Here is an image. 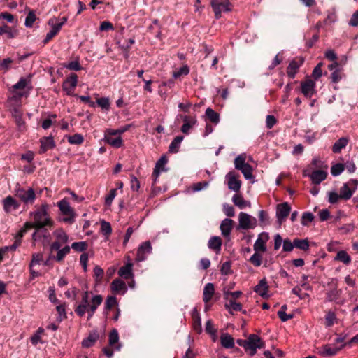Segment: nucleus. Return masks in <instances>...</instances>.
<instances>
[{
	"label": "nucleus",
	"mask_w": 358,
	"mask_h": 358,
	"mask_svg": "<svg viewBox=\"0 0 358 358\" xmlns=\"http://www.w3.org/2000/svg\"><path fill=\"white\" fill-rule=\"evenodd\" d=\"M238 229L249 230L254 229L257 225V219L244 212H241L238 214Z\"/></svg>",
	"instance_id": "obj_6"
},
{
	"label": "nucleus",
	"mask_w": 358,
	"mask_h": 358,
	"mask_svg": "<svg viewBox=\"0 0 358 358\" xmlns=\"http://www.w3.org/2000/svg\"><path fill=\"white\" fill-rule=\"evenodd\" d=\"M210 5L216 19H220L222 13L231 10V4L229 0H211Z\"/></svg>",
	"instance_id": "obj_8"
},
{
	"label": "nucleus",
	"mask_w": 358,
	"mask_h": 358,
	"mask_svg": "<svg viewBox=\"0 0 358 358\" xmlns=\"http://www.w3.org/2000/svg\"><path fill=\"white\" fill-rule=\"evenodd\" d=\"M129 128H130V125L128 124V125L124 126L122 127H120L118 129H108L106 131H108L109 134H114L115 136L119 135V136H120V135H122V134L126 132Z\"/></svg>",
	"instance_id": "obj_61"
},
{
	"label": "nucleus",
	"mask_w": 358,
	"mask_h": 358,
	"mask_svg": "<svg viewBox=\"0 0 358 358\" xmlns=\"http://www.w3.org/2000/svg\"><path fill=\"white\" fill-rule=\"evenodd\" d=\"M6 34L8 38H14L17 35V31L15 29H12L7 25L0 27V36Z\"/></svg>",
	"instance_id": "obj_37"
},
{
	"label": "nucleus",
	"mask_w": 358,
	"mask_h": 358,
	"mask_svg": "<svg viewBox=\"0 0 358 358\" xmlns=\"http://www.w3.org/2000/svg\"><path fill=\"white\" fill-rule=\"evenodd\" d=\"M117 303V299L114 296H108L105 302V310H109Z\"/></svg>",
	"instance_id": "obj_58"
},
{
	"label": "nucleus",
	"mask_w": 358,
	"mask_h": 358,
	"mask_svg": "<svg viewBox=\"0 0 358 358\" xmlns=\"http://www.w3.org/2000/svg\"><path fill=\"white\" fill-rule=\"evenodd\" d=\"M99 338V334L96 331L91 332L89 336L84 338L82 341V346L83 348H90L96 342Z\"/></svg>",
	"instance_id": "obj_29"
},
{
	"label": "nucleus",
	"mask_w": 358,
	"mask_h": 358,
	"mask_svg": "<svg viewBox=\"0 0 358 358\" xmlns=\"http://www.w3.org/2000/svg\"><path fill=\"white\" fill-rule=\"evenodd\" d=\"M238 175L234 171L229 172L225 176L228 188L235 192H239L241 186V181L238 179Z\"/></svg>",
	"instance_id": "obj_14"
},
{
	"label": "nucleus",
	"mask_w": 358,
	"mask_h": 358,
	"mask_svg": "<svg viewBox=\"0 0 358 358\" xmlns=\"http://www.w3.org/2000/svg\"><path fill=\"white\" fill-rule=\"evenodd\" d=\"M183 136H176L171 143L169 150L171 153H177L179 150V148L180 146V144L182 141H183Z\"/></svg>",
	"instance_id": "obj_36"
},
{
	"label": "nucleus",
	"mask_w": 358,
	"mask_h": 358,
	"mask_svg": "<svg viewBox=\"0 0 358 358\" xmlns=\"http://www.w3.org/2000/svg\"><path fill=\"white\" fill-rule=\"evenodd\" d=\"M314 219V215L312 213L306 212L303 213L301 217V224L303 226L308 225Z\"/></svg>",
	"instance_id": "obj_55"
},
{
	"label": "nucleus",
	"mask_w": 358,
	"mask_h": 358,
	"mask_svg": "<svg viewBox=\"0 0 358 358\" xmlns=\"http://www.w3.org/2000/svg\"><path fill=\"white\" fill-rule=\"evenodd\" d=\"M291 206L287 202L278 204L276 208V217L279 225H281L289 215Z\"/></svg>",
	"instance_id": "obj_12"
},
{
	"label": "nucleus",
	"mask_w": 358,
	"mask_h": 358,
	"mask_svg": "<svg viewBox=\"0 0 358 358\" xmlns=\"http://www.w3.org/2000/svg\"><path fill=\"white\" fill-rule=\"evenodd\" d=\"M96 103L101 109L108 111L110 106V100L108 97H101L96 100Z\"/></svg>",
	"instance_id": "obj_48"
},
{
	"label": "nucleus",
	"mask_w": 358,
	"mask_h": 358,
	"mask_svg": "<svg viewBox=\"0 0 358 358\" xmlns=\"http://www.w3.org/2000/svg\"><path fill=\"white\" fill-rule=\"evenodd\" d=\"M261 235L259 236L258 238L255 241L254 243V250L258 252H264L266 250V241L263 240L261 237Z\"/></svg>",
	"instance_id": "obj_40"
},
{
	"label": "nucleus",
	"mask_w": 358,
	"mask_h": 358,
	"mask_svg": "<svg viewBox=\"0 0 358 358\" xmlns=\"http://www.w3.org/2000/svg\"><path fill=\"white\" fill-rule=\"evenodd\" d=\"M341 294L342 290L338 289L337 287H335L327 292V299L328 301H334L338 303V300L340 299Z\"/></svg>",
	"instance_id": "obj_34"
},
{
	"label": "nucleus",
	"mask_w": 358,
	"mask_h": 358,
	"mask_svg": "<svg viewBox=\"0 0 358 358\" xmlns=\"http://www.w3.org/2000/svg\"><path fill=\"white\" fill-rule=\"evenodd\" d=\"M56 117H57V115L55 114L49 115L48 117L43 121L41 127L44 129H49L51 127L53 121L56 119Z\"/></svg>",
	"instance_id": "obj_56"
},
{
	"label": "nucleus",
	"mask_w": 358,
	"mask_h": 358,
	"mask_svg": "<svg viewBox=\"0 0 358 358\" xmlns=\"http://www.w3.org/2000/svg\"><path fill=\"white\" fill-rule=\"evenodd\" d=\"M232 201L235 206L240 209H244L246 207H250V202L246 201L241 194H236L232 197Z\"/></svg>",
	"instance_id": "obj_32"
},
{
	"label": "nucleus",
	"mask_w": 358,
	"mask_h": 358,
	"mask_svg": "<svg viewBox=\"0 0 358 358\" xmlns=\"http://www.w3.org/2000/svg\"><path fill=\"white\" fill-rule=\"evenodd\" d=\"M259 221L263 226L268 224L269 217L268 213L264 210H260L258 213Z\"/></svg>",
	"instance_id": "obj_57"
},
{
	"label": "nucleus",
	"mask_w": 358,
	"mask_h": 358,
	"mask_svg": "<svg viewBox=\"0 0 358 358\" xmlns=\"http://www.w3.org/2000/svg\"><path fill=\"white\" fill-rule=\"evenodd\" d=\"M358 185L357 180L351 179L344 183L340 189L341 199L344 200L350 199L356 191Z\"/></svg>",
	"instance_id": "obj_10"
},
{
	"label": "nucleus",
	"mask_w": 358,
	"mask_h": 358,
	"mask_svg": "<svg viewBox=\"0 0 358 358\" xmlns=\"http://www.w3.org/2000/svg\"><path fill=\"white\" fill-rule=\"evenodd\" d=\"M307 176L310 177L313 183L319 185L326 179L327 173L324 170H317Z\"/></svg>",
	"instance_id": "obj_25"
},
{
	"label": "nucleus",
	"mask_w": 358,
	"mask_h": 358,
	"mask_svg": "<svg viewBox=\"0 0 358 358\" xmlns=\"http://www.w3.org/2000/svg\"><path fill=\"white\" fill-rule=\"evenodd\" d=\"M48 205L44 203L37 210L30 213L31 217L35 222L36 229H39L52 224V221L48 213Z\"/></svg>",
	"instance_id": "obj_3"
},
{
	"label": "nucleus",
	"mask_w": 358,
	"mask_h": 358,
	"mask_svg": "<svg viewBox=\"0 0 358 358\" xmlns=\"http://www.w3.org/2000/svg\"><path fill=\"white\" fill-rule=\"evenodd\" d=\"M54 235L57 238V240L63 244L67 243L69 241L68 235L62 229L55 231Z\"/></svg>",
	"instance_id": "obj_49"
},
{
	"label": "nucleus",
	"mask_w": 358,
	"mask_h": 358,
	"mask_svg": "<svg viewBox=\"0 0 358 358\" xmlns=\"http://www.w3.org/2000/svg\"><path fill=\"white\" fill-rule=\"evenodd\" d=\"M36 19V16L34 13L33 11H30L26 17L24 25L29 28L31 27Z\"/></svg>",
	"instance_id": "obj_59"
},
{
	"label": "nucleus",
	"mask_w": 358,
	"mask_h": 358,
	"mask_svg": "<svg viewBox=\"0 0 358 358\" xmlns=\"http://www.w3.org/2000/svg\"><path fill=\"white\" fill-rule=\"evenodd\" d=\"M43 261L42 253H34L32 255V259L30 262L29 267H34L35 265L39 264Z\"/></svg>",
	"instance_id": "obj_62"
},
{
	"label": "nucleus",
	"mask_w": 358,
	"mask_h": 358,
	"mask_svg": "<svg viewBox=\"0 0 358 358\" xmlns=\"http://www.w3.org/2000/svg\"><path fill=\"white\" fill-rule=\"evenodd\" d=\"M336 320V314L332 311H329L325 315V325L330 327L334 325Z\"/></svg>",
	"instance_id": "obj_52"
},
{
	"label": "nucleus",
	"mask_w": 358,
	"mask_h": 358,
	"mask_svg": "<svg viewBox=\"0 0 358 358\" xmlns=\"http://www.w3.org/2000/svg\"><path fill=\"white\" fill-rule=\"evenodd\" d=\"M295 248L306 251L309 249V243L307 239H294Z\"/></svg>",
	"instance_id": "obj_46"
},
{
	"label": "nucleus",
	"mask_w": 358,
	"mask_h": 358,
	"mask_svg": "<svg viewBox=\"0 0 358 358\" xmlns=\"http://www.w3.org/2000/svg\"><path fill=\"white\" fill-rule=\"evenodd\" d=\"M15 196L24 205H31L36 199L34 189L31 187H22L17 184L14 189Z\"/></svg>",
	"instance_id": "obj_4"
},
{
	"label": "nucleus",
	"mask_w": 358,
	"mask_h": 358,
	"mask_svg": "<svg viewBox=\"0 0 358 358\" xmlns=\"http://www.w3.org/2000/svg\"><path fill=\"white\" fill-rule=\"evenodd\" d=\"M341 348L332 345H323L319 350V353L323 357H331L334 356L340 350Z\"/></svg>",
	"instance_id": "obj_26"
},
{
	"label": "nucleus",
	"mask_w": 358,
	"mask_h": 358,
	"mask_svg": "<svg viewBox=\"0 0 358 358\" xmlns=\"http://www.w3.org/2000/svg\"><path fill=\"white\" fill-rule=\"evenodd\" d=\"M117 195V189H113L110 191V193L106 196L105 199V204L110 206Z\"/></svg>",
	"instance_id": "obj_64"
},
{
	"label": "nucleus",
	"mask_w": 358,
	"mask_h": 358,
	"mask_svg": "<svg viewBox=\"0 0 358 358\" xmlns=\"http://www.w3.org/2000/svg\"><path fill=\"white\" fill-rule=\"evenodd\" d=\"M103 300L100 294H94L92 292L87 290L84 291L81 294L80 303L74 311L79 317H83L87 313L89 320L93 317Z\"/></svg>",
	"instance_id": "obj_1"
},
{
	"label": "nucleus",
	"mask_w": 358,
	"mask_h": 358,
	"mask_svg": "<svg viewBox=\"0 0 358 358\" xmlns=\"http://www.w3.org/2000/svg\"><path fill=\"white\" fill-rule=\"evenodd\" d=\"M264 342L256 334H250L247 338L246 352H248L250 356L256 354L257 349L264 348Z\"/></svg>",
	"instance_id": "obj_7"
},
{
	"label": "nucleus",
	"mask_w": 358,
	"mask_h": 358,
	"mask_svg": "<svg viewBox=\"0 0 358 358\" xmlns=\"http://www.w3.org/2000/svg\"><path fill=\"white\" fill-rule=\"evenodd\" d=\"M233 220L229 218L224 219L220 224V231L224 237H229L232 229Z\"/></svg>",
	"instance_id": "obj_28"
},
{
	"label": "nucleus",
	"mask_w": 358,
	"mask_h": 358,
	"mask_svg": "<svg viewBox=\"0 0 358 358\" xmlns=\"http://www.w3.org/2000/svg\"><path fill=\"white\" fill-rule=\"evenodd\" d=\"M78 84V76L76 73H71L70 76L64 81L62 89L69 96L73 94L75 87Z\"/></svg>",
	"instance_id": "obj_11"
},
{
	"label": "nucleus",
	"mask_w": 358,
	"mask_h": 358,
	"mask_svg": "<svg viewBox=\"0 0 358 358\" xmlns=\"http://www.w3.org/2000/svg\"><path fill=\"white\" fill-rule=\"evenodd\" d=\"M109 345L113 347L116 350H120L121 345L118 343L119 334L116 329H113L109 334Z\"/></svg>",
	"instance_id": "obj_33"
},
{
	"label": "nucleus",
	"mask_w": 358,
	"mask_h": 358,
	"mask_svg": "<svg viewBox=\"0 0 358 358\" xmlns=\"http://www.w3.org/2000/svg\"><path fill=\"white\" fill-rule=\"evenodd\" d=\"M71 248L77 252L85 251L87 248V244L85 241L74 242L71 244Z\"/></svg>",
	"instance_id": "obj_50"
},
{
	"label": "nucleus",
	"mask_w": 358,
	"mask_h": 358,
	"mask_svg": "<svg viewBox=\"0 0 358 358\" xmlns=\"http://www.w3.org/2000/svg\"><path fill=\"white\" fill-rule=\"evenodd\" d=\"M335 259L342 262L345 264H348L351 262V258L350 255L344 250H341L338 252L335 257Z\"/></svg>",
	"instance_id": "obj_42"
},
{
	"label": "nucleus",
	"mask_w": 358,
	"mask_h": 358,
	"mask_svg": "<svg viewBox=\"0 0 358 358\" xmlns=\"http://www.w3.org/2000/svg\"><path fill=\"white\" fill-rule=\"evenodd\" d=\"M304 62L303 57H298L292 60L287 68V74L290 78H294L299 71V68L302 66Z\"/></svg>",
	"instance_id": "obj_16"
},
{
	"label": "nucleus",
	"mask_w": 358,
	"mask_h": 358,
	"mask_svg": "<svg viewBox=\"0 0 358 358\" xmlns=\"http://www.w3.org/2000/svg\"><path fill=\"white\" fill-rule=\"evenodd\" d=\"M71 247L69 245H66L63 248L57 251V254L56 257H53V259H55L57 262H61L64 259L65 256L68 255L70 252Z\"/></svg>",
	"instance_id": "obj_45"
},
{
	"label": "nucleus",
	"mask_w": 358,
	"mask_h": 358,
	"mask_svg": "<svg viewBox=\"0 0 358 358\" xmlns=\"http://www.w3.org/2000/svg\"><path fill=\"white\" fill-rule=\"evenodd\" d=\"M114 134H109L108 131H105L103 140L106 143L113 148H119L123 144L121 136L113 137Z\"/></svg>",
	"instance_id": "obj_20"
},
{
	"label": "nucleus",
	"mask_w": 358,
	"mask_h": 358,
	"mask_svg": "<svg viewBox=\"0 0 358 358\" xmlns=\"http://www.w3.org/2000/svg\"><path fill=\"white\" fill-rule=\"evenodd\" d=\"M189 69L187 65H185V66L180 67L178 71L173 72V76L175 78H178L182 75H187L189 73Z\"/></svg>",
	"instance_id": "obj_63"
},
{
	"label": "nucleus",
	"mask_w": 358,
	"mask_h": 358,
	"mask_svg": "<svg viewBox=\"0 0 358 358\" xmlns=\"http://www.w3.org/2000/svg\"><path fill=\"white\" fill-rule=\"evenodd\" d=\"M66 138L68 142L71 145H81L84 141V138L80 134L68 136Z\"/></svg>",
	"instance_id": "obj_41"
},
{
	"label": "nucleus",
	"mask_w": 358,
	"mask_h": 358,
	"mask_svg": "<svg viewBox=\"0 0 358 358\" xmlns=\"http://www.w3.org/2000/svg\"><path fill=\"white\" fill-rule=\"evenodd\" d=\"M152 248L150 241L142 243L138 248L136 261L143 262L147 259L148 255L152 252Z\"/></svg>",
	"instance_id": "obj_13"
},
{
	"label": "nucleus",
	"mask_w": 358,
	"mask_h": 358,
	"mask_svg": "<svg viewBox=\"0 0 358 358\" xmlns=\"http://www.w3.org/2000/svg\"><path fill=\"white\" fill-rule=\"evenodd\" d=\"M57 18L52 17L48 20V24L51 27V29L48 31L43 41L44 43H47L54 36H55L60 31V28L56 24Z\"/></svg>",
	"instance_id": "obj_19"
},
{
	"label": "nucleus",
	"mask_w": 358,
	"mask_h": 358,
	"mask_svg": "<svg viewBox=\"0 0 358 358\" xmlns=\"http://www.w3.org/2000/svg\"><path fill=\"white\" fill-rule=\"evenodd\" d=\"M250 262L253 266L256 267L259 266L262 262V255H260L258 252H255L250 258Z\"/></svg>",
	"instance_id": "obj_51"
},
{
	"label": "nucleus",
	"mask_w": 358,
	"mask_h": 358,
	"mask_svg": "<svg viewBox=\"0 0 358 358\" xmlns=\"http://www.w3.org/2000/svg\"><path fill=\"white\" fill-rule=\"evenodd\" d=\"M206 115L213 123L217 124L220 122L219 114L210 108L206 110Z\"/></svg>",
	"instance_id": "obj_44"
},
{
	"label": "nucleus",
	"mask_w": 358,
	"mask_h": 358,
	"mask_svg": "<svg viewBox=\"0 0 358 358\" xmlns=\"http://www.w3.org/2000/svg\"><path fill=\"white\" fill-rule=\"evenodd\" d=\"M226 308L231 310L234 311H240L241 310L242 306L240 303L235 301L233 299H229V303L225 305Z\"/></svg>",
	"instance_id": "obj_53"
},
{
	"label": "nucleus",
	"mask_w": 358,
	"mask_h": 358,
	"mask_svg": "<svg viewBox=\"0 0 358 358\" xmlns=\"http://www.w3.org/2000/svg\"><path fill=\"white\" fill-rule=\"evenodd\" d=\"M215 293V287L213 283H207L203 292V301L206 303L209 302Z\"/></svg>",
	"instance_id": "obj_30"
},
{
	"label": "nucleus",
	"mask_w": 358,
	"mask_h": 358,
	"mask_svg": "<svg viewBox=\"0 0 358 358\" xmlns=\"http://www.w3.org/2000/svg\"><path fill=\"white\" fill-rule=\"evenodd\" d=\"M182 120L184 123L181 127V131L183 134H188L190 129L196 124L197 120L196 117H189L187 115L182 117Z\"/></svg>",
	"instance_id": "obj_23"
},
{
	"label": "nucleus",
	"mask_w": 358,
	"mask_h": 358,
	"mask_svg": "<svg viewBox=\"0 0 358 358\" xmlns=\"http://www.w3.org/2000/svg\"><path fill=\"white\" fill-rule=\"evenodd\" d=\"M3 210L8 213L19 208L20 203L11 196H6L2 201Z\"/></svg>",
	"instance_id": "obj_18"
},
{
	"label": "nucleus",
	"mask_w": 358,
	"mask_h": 358,
	"mask_svg": "<svg viewBox=\"0 0 358 358\" xmlns=\"http://www.w3.org/2000/svg\"><path fill=\"white\" fill-rule=\"evenodd\" d=\"M220 343L223 348L231 349L234 347V338L228 333L222 334L220 336Z\"/></svg>",
	"instance_id": "obj_31"
},
{
	"label": "nucleus",
	"mask_w": 358,
	"mask_h": 358,
	"mask_svg": "<svg viewBox=\"0 0 358 358\" xmlns=\"http://www.w3.org/2000/svg\"><path fill=\"white\" fill-rule=\"evenodd\" d=\"M348 143V139L345 137H342L339 138L337 141L335 142L332 147V151L334 153H339L341 150L346 147Z\"/></svg>",
	"instance_id": "obj_35"
},
{
	"label": "nucleus",
	"mask_w": 358,
	"mask_h": 358,
	"mask_svg": "<svg viewBox=\"0 0 358 358\" xmlns=\"http://www.w3.org/2000/svg\"><path fill=\"white\" fill-rule=\"evenodd\" d=\"M57 206L62 213L66 217L63 218L65 222H72L74 220L76 213L73 209L70 206L69 203L66 199H63L57 203Z\"/></svg>",
	"instance_id": "obj_9"
},
{
	"label": "nucleus",
	"mask_w": 358,
	"mask_h": 358,
	"mask_svg": "<svg viewBox=\"0 0 358 358\" xmlns=\"http://www.w3.org/2000/svg\"><path fill=\"white\" fill-rule=\"evenodd\" d=\"M41 146L39 150L40 154L46 152L48 150L55 147L54 139L52 136L43 137L40 140Z\"/></svg>",
	"instance_id": "obj_21"
},
{
	"label": "nucleus",
	"mask_w": 358,
	"mask_h": 358,
	"mask_svg": "<svg viewBox=\"0 0 358 358\" xmlns=\"http://www.w3.org/2000/svg\"><path fill=\"white\" fill-rule=\"evenodd\" d=\"M33 88L31 77H21L18 82L9 88L13 94V99L19 100L23 96H28Z\"/></svg>",
	"instance_id": "obj_2"
},
{
	"label": "nucleus",
	"mask_w": 358,
	"mask_h": 358,
	"mask_svg": "<svg viewBox=\"0 0 358 358\" xmlns=\"http://www.w3.org/2000/svg\"><path fill=\"white\" fill-rule=\"evenodd\" d=\"M101 231L106 236V239L107 240L112 233V228L110 224L108 222L104 220L101 221Z\"/></svg>",
	"instance_id": "obj_43"
},
{
	"label": "nucleus",
	"mask_w": 358,
	"mask_h": 358,
	"mask_svg": "<svg viewBox=\"0 0 358 358\" xmlns=\"http://www.w3.org/2000/svg\"><path fill=\"white\" fill-rule=\"evenodd\" d=\"M25 233V229H21L16 235L15 236V242L9 246H6L8 248V250L15 251L21 244L22 242V238L24 236V234Z\"/></svg>",
	"instance_id": "obj_39"
},
{
	"label": "nucleus",
	"mask_w": 358,
	"mask_h": 358,
	"mask_svg": "<svg viewBox=\"0 0 358 358\" xmlns=\"http://www.w3.org/2000/svg\"><path fill=\"white\" fill-rule=\"evenodd\" d=\"M222 240L218 236L211 237L208 243V248L214 250H220Z\"/></svg>",
	"instance_id": "obj_38"
},
{
	"label": "nucleus",
	"mask_w": 358,
	"mask_h": 358,
	"mask_svg": "<svg viewBox=\"0 0 358 358\" xmlns=\"http://www.w3.org/2000/svg\"><path fill=\"white\" fill-rule=\"evenodd\" d=\"M344 165L341 163H338L331 166V173L334 176H338L344 171Z\"/></svg>",
	"instance_id": "obj_54"
},
{
	"label": "nucleus",
	"mask_w": 358,
	"mask_h": 358,
	"mask_svg": "<svg viewBox=\"0 0 358 358\" xmlns=\"http://www.w3.org/2000/svg\"><path fill=\"white\" fill-rule=\"evenodd\" d=\"M167 163V159L165 156H162L160 159L156 162L152 177L153 179V184H155L160 173L166 171L165 165Z\"/></svg>",
	"instance_id": "obj_17"
},
{
	"label": "nucleus",
	"mask_w": 358,
	"mask_h": 358,
	"mask_svg": "<svg viewBox=\"0 0 358 358\" xmlns=\"http://www.w3.org/2000/svg\"><path fill=\"white\" fill-rule=\"evenodd\" d=\"M254 291L263 298L268 296V286L266 278L259 280V283L255 287Z\"/></svg>",
	"instance_id": "obj_22"
},
{
	"label": "nucleus",
	"mask_w": 358,
	"mask_h": 358,
	"mask_svg": "<svg viewBox=\"0 0 358 358\" xmlns=\"http://www.w3.org/2000/svg\"><path fill=\"white\" fill-rule=\"evenodd\" d=\"M118 275L124 279H129L133 278V264L130 261L127 262L125 266H122L119 269Z\"/></svg>",
	"instance_id": "obj_24"
},
{
	"label": "nucleus",
	"mask_w": 358,
	"mask_h": 358,
	"mask_svg": "<svg viewBox=\"0 0 358 358\" xmlns=\"http://www.w3.org/2000/svg\"><path fill=\"white\" fill-rule=\"evenodd\" d=\"M193 317V327L195 331L199 333L201 332V319L197 312L192 315Z\"/></svg>",
	"instance_id": "obj_47"
},
{
	"label": "nucleus",
	"mask_w": 358,
	"mask_h": 358,
	"mask_svg": "<svg viewBox=\"0 0 358 358\" xmlns=\"http://www.w3.org/2000/svg\"><path fill=\"white\" fill-rule=\"evenodd\" d=\"M315 82L310 78L301 83V92L306 98H311L316 93Z\"/></svg>",
	"instance_id": "obj_15"
},
{
	"label": "nucleus",
	"mask_w": 358,
	"mask_h": 358,
	"mask_svg": "<svg viewBox=\"0 0 358 358\" xmlns=\"http://www.w3.org/2000/svg\"><path fill=\"white\" fill-rule=\"evenodd\" d=\"M111 289L113 292L124 294L127 289L126 284L120 279H115L111 283Z\"/></svg>",
	"instance_id": "obj_27"
},
{
	"label": "nucleus",
	"mask_w": 358,
	"mask_h": 358,
	"mask_svg": "<svg viewBox=\"0 0 358 358\" xmlns=\"http://www.w3.org/2000/svg\"><path fill=\"white\" fill-rule=\"evenodd\" d=\"M94 277L95 278L96 282H99L101 280L103 276V269L101 268L99 266H96L93 270Z\"/></svg>",
	"instance_id": "obj_60"
},
{
	"label": "nucleus",
	"mask_w": 358,
	"mask_h": 358,
	"mask_svg": "<svg viewBox=\"0 0 358 358\" xmlns=\"http://www.w3.org/2000/svg\"><path fill=\"white\" fill-rule=\"evenodd\" d=\"M245 160L246 155L245 153L238 155L234 159V166L241 171L246 180H252V182L253 183L255 180L252 173V168L248 163L245 162Z\"/></svg>",
	"instance_id": "obj_5"
}]
</instances>
